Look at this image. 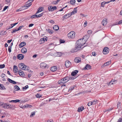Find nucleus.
<instances>
[{"instance_id": "4be33fe9", "label": "nucleus", "mask_w": 122, "mask_h": 122, "mask_svg": "<svg viewBox=\"0 0 122 122\" xmlns=\"http://www.w3.org/2000/svg\"><path fill=\"white\" fill-rule=\"evenodd\" d=\"M84 109V107L82 106H81L78 107L77 111L79 112H81Z\"/></svg>"}, {"instance_id": "bb28decb", "label": "nucleus", "mask_w": 122, "mask_h": 122, "mask_svg": "<svg viewBox=\"0 0 122 122\" xmlns=\"http://www.w3.org/2000/svg\"><path fill=\"white\" fill-rule=\"evenodd\" d=\"M20 102V100L18 99H16L15 100H12L9 101L10 102H13L16 103L17 102Z\"/></svg>"}, {"instance_id": "aec40b11", "label": "nucleus", "mask_w": 122, "mask_h": 122, "mask_svg": "<svg viewBox=\"0 0 122 122\" xmlns=\"http://www.w3.org/2000/svg\"><path fill=\"white\" fill-rule=\"evenodd\" d=\"M91 66H90V65L88 64H87L84 69L85 70H88L91 69Z\"/></svg>"}, {"instance_id": "6e6552de", "label": "nucleus", "mask_w": 122, "mask_h": 122, "mask_svg": "<svg viewBox=\"0 0 122 122\" xmlns=\"http://www.w3.org/2000/svg\"><path fill=\"white\" fill-rule=\"evenodd\" d=\"M29 67L28 66H26L23 64V70L27 71L29 72H31V71L29 69Z\"/></svg>"}, {"instance_id": "a211bd4d", "label": "nucleus", "mask_w": 122, "mask_h": 122, "mask_svg": "<svg viewBox=\"0 0 122 122\" xmlns=\"http://www.w3.org/2000/svg\"><path fill=\"white\" fill-rule=\"evenodd\" d=\"M18 59L19 60L23 59V55L22 54H19L17 56Z\"/></svg>"}, {"instance_id": "5fc2aeb1", "label": "nucleus", "mask_w": 122, "mask_h": 122, "mask_svg": "<svg viewBox=\"0 0 122 122\" xmlns=\"http://www.w3.org/2000/svg\"><path fill=\"white\" fill-rule=\"evenodd\" d=\"M117 122H122V118H119V119L118 120Z\"/></svg>"}, {"instance_id": "c756f323", "label": "nucleus", "mask_w": 122, "mask_h": 122, "mask_svg": "<svg viewBox=\"0 0 122 122\" xmlns=\"http://www.w3.org/2000/svg\"><path fill=\"white\" fill-rule=\"evenodd\" d=\"M111 63V61H109L108 62H107L105 63L104 64V66H107L108 65L110 64Z\"/></svg>"}, {"instance_id": "f257e3e1", "label": "nucleus", "mask_w": 122, "mask_h": 122, "mask_svg": "<svg viewBox=\"0 0 122 122\" xmlns=\"http://www.w3.org/2000/svg\"><path fill=\"white\" fill-rule=\"evenodd\" d=\"M86 43V41H83L81 39H80L78 40L76 43V46L75 47L72 49L71 50V52L72 53L76 52L78 51L81 47L84 45Z\"/></svg>"}, {"instance_id": "9b49d317", "label": "nucleus", "mask_w": 122, "mask_h": 122, "mask_svg": "<svg viewBox=\"0 0 122 122\" xmlns=\"http://www.w3.org/2000/svg\"><path fill=\"white\" fill-rule=\"evenodd\" d=\"M47 65L46 63H42L40 64V66L41 68L44 69L46 68Z\"/></svg>"}, {"instance_id": "ea45409f", "label": "nucleus", "mask_w": 122, "mask_h": 122, "mask_svg": "<svg viewBox=\"0 0 122 122\" xmlns=\"http://www.w3.org/2000/svg\"><path fill=\"white\" fill-rule=\"evenodd\" d=\"M75 0H71L70 1L71 4L72 5H73L75 3Z\"/></svg>"}, {"instance_id": "a18cd8bd", "label": "nucleus", "mask_w": 122, "mask_h": 122, "mask_svg": "<svg viewBox=\"0 0 122 122\" xmlns=\"http://www.w3.org/2000/svg\"><path fill=\"white\" fill-rule=\"evenodd\" d=\"M105 1L103 2H102L101 4V6L102 7H104L105 6Z\"/></svg>"}, {"instance_id": "f8f14e48", "label": "nucleus", "mask_w": 122, "mask_h": 122, "mask_svg": "<svg viewBox=\"0 0 122 122\" xmlns=\"http://www.w3.org/2000/svg\"><path fill=\"white\" fill-rule=\"evenodd\" d=\"M57 69V67L56 66H52L51 69V70L52 71H56Z\"/></svg>"}, {"instance_id": "774afa93", "label": "nucleus", "mask_w": 122, "mask_h": 122, "mask_svg": "<svg viewBox=\"0 0 122 122\" xmlns=\"http://www.w3.org/2000/svg\"><path fill=\"white\" fill-rule=\"evenodd\" d=\"M122 24V20L119 21L118 23V24Z\"/></svg>"}, {"instance_id": "6e6d98bb", "label": "nucleus", "mask_w": 122, "mask_h": 122, "mask_svg": "<svg viewBox=\"0 0 122 122\" xmlns=\"http://www.w3.org/2000/svg\"><path fill=\"white\" fill-rule=\"evenodd\" d=\"M49 22H50L52 24H53L54 23V21L52 20H51L49 21Z\"/></svg>"}, {"instance_id": "c85d7f7f", "label": "nucleus", "mask_w": 122, "mask_h": 122, "mask_svg": "<svg viewBox=\"0 0 122 122\" xmlns=\"http://www.w3.org/2000/svg\"><path fill=\"white\" fill-rule=\"evenodd\" d=\"M32 107L31 105H28L26 104L25 105L23 106V108H31Z\"/></svg>"}, {"instance_id": "f03ea898", "label": "nucleus", "mask_w": 122, "mask_h": 122, "mask_svg": "<svg viewBox=\"0 0 122 122\" xmlns=\"http://www.w3.org/2000/svg\"><path fill=\"white\" fill-rule=\"evenodd\" d=\"M69 77L66 76L59 80L58 81V83L62 85L67 82L69 81Z\"/></svg>"}, {"instance_id": "052dcab7", "label": "nucleus", "mask_w": 122, "mask_h": 122, "mask_svg": "<svg viewBox=\"0 0 122 122\" xmlns=\"http://www.w3.org/2000/svg\"><path fill=\"white\" fill-rule=\"evenodd\" d=\"M5 74L2 73L1 74V76L2 78H3L5 77Z\"/></svg>"}, {"instance_id": "ddd939ff", "label": "nucleus", "mask_w": 122, "mask_h": 122, "mask_svg": "<svg viewBox=\"0 0 122 122\" xmlns=\"http://www.w3.org/2000/svg\"><path fill=\"white\" fill-rule=\"evenodd\" d=\"M71 16L70 13L64 15L63 16V18L64 19H67Z\"/></svg>"}, {"instance_id": "338daca9", "label": "nucleus", "mask_w": 122, "mask_h": 122, "mask_svg": "<svg viewBox=\"0 0 122 122\" xmlns=\"http://www.w3.org/2000/svg\"><path fill=\"white\" fill-rule=\"evenodd\" d=\"M80 15L82 17L83 16V17H86V16H87L86 15H84L83 14H80Z\"/></svg>"}, {"instance_id": "393cba45", "label": "nucleus", "mask_w": 122, "mask_h": 122, "mask_svg": "<svg viewBox=\"0 0 122 122\" xmlns=\"http://www.w3.org/2000/svg\"><path fill=\"white\" fill-rule=\"evenodd\" d=\"M77 77V76L76 77V76H70L69 77V80H73L74 79H76V78Z\"/></svg>"}, {"instance_id": "cd10ccee", "label": "nucleus", "mask_w": 122, "mask_h": 122, "mask_svg": "<svg viewBox=\"0 0 122 122\" xmlns=\"http://www.w3.org/2000/svg\"><path fill=\"white\" fill-rule=\"evenodd\" d=\"M43 8L42 7H39L38 9V11H37L36 14H37L39 12H41V11H42V10H43Z\"/></svg>"}, {"instance_id": "412c9836", "label": "nucleus", "mask_w": 122, "mask_h": 122, "mask_svg": "<svg viewBox=\"0 0 122 122\" xmlns=\"http://www.w3.org/2000/svg\"><path fill=\"white\" fill-rule=\"evenodd\" d=\"M117 82V81L116 80H111L110 82V85L114 84L116 83Z\"/></svg>"}, {"instance_id": "f704fd0d", "label": "nucleus", "mask_w": 122, "mask_h": 122, "mask_svg": "<svg viewBox=\"0 0 122 122\" xmlns=\"http://www.w3.org/2000/svg\"><path fill=\"white\" fill-rule=\"evenodd\" d=\"M74 88V86H72L70 87L68 90V92H71L72 90H73Z\"/></svg>"}, {"instance_id": "c9c22d12", "label": "nucleus", "mask_w": 122, "mask_h": 122, "mask_svg": "<svg viewBox=\"0 0 122 122\" xmlns=\"http://www.w3.org/2000/svg\"><path fill=\"white\" fill-rule=\"evenodd\" d=\"M92 105H95L97 104V100L96 99L92 101Z\"/></svg>"}, {"instance_id": "13d9d810", "label": "nucleus", "mask_w": 122, "mask_h": 122, "mask_svg": "<svg viewBox=\"0 0 122 122\" xmlns=\"http://www.w3.org/2000/svg\"><path fill=\"white\" fill-rule=\"evenodd\" d=\"M87 21H85L84 23V27H85L87 26Z\"/></svg>"}, {"instance_id": "72a5a7b5", "label": "nucleus", "mask_w": 122, "mask_h": 122, "mask_svg": "<svg viewBox=\"0 0 122 122\" xmlns=\"http://www.w3.org/2000/svg\"><path fill=\"white\" fill-rule=\"evenodd\" d=\"M14 89L16 91H17L20 89V88L17 85L15 86L14 87Z\"/></svg>"}, {"instance_id": "473e14b6", "label": "nucleus", "mask_w": 122, "mask_h": 122, "mask_svg": "<svg viewBox=\"0 0 122 122\" xmlns=\"http://www.w3.org/2000/svg\"><path fill=\"white\" fill-rule=\"evenodd\" d=\"M46 30L50 34H52L53 33V31L52 30L50 29H46Z\"/></svg>"}, {"instance_id": "4c0bfd02", "label": "nucleus", "mask_w": 122, "mask_h": 122, "mask_svg": "<svg viewBox=\"0 0 122 122\" xmlns=\"http://www.w3.org/2000/svg\"><path fill=\"white\" fill-rule=\"evenodd\" d=\"M18 73H19V74L20 76H22L23 75V71H22V70H20L18 71Z\"/></svg>"}, {"instance_id": "37998d69", "label": "nucleus", "mask_w": 122, "mask_h": 122, "mask_svg": "<svg viewBox=\"0 0 122 122\" xmlns=\"http://www.w3.org/2000/svg\"><path fill=\"white\" fill-rule=\"evenodd\" d=\"M23 47V42H21L19 45V47L21 48Z\"/></svg>"}, {"instance_id": "0e129e2a", "label": "nucleus", "mask_w": 122, "mask_h": 122, "mask_svg": "<svg viewBox=\"0 0 122 122\" xmlns=\"http://www.w3.org/2000/svg\"><path fill=\"white\" fill-rule=\"evenodd\" d=\"M112 109H113V108H109L108 110L107 111L108 112H110Z\"/></svg>"}, {"instance_id": "a878e982", "label": "nucleus", "mask_w": 122, "mask_h": 122, "mask_svg": "<svg viewBox=\"0 0 122 122\" xmlns=\"http://www.w3.org/2000/svg\"><path fill=\"white\" fill-rule=\"evenodd\" d=\"M7 109H11L13 108V106L12 105L7 104Z\"/></svg>"}, {"instance_id": "423d86ee", "label": "nucleus", "mask_w": 122, "mask_h": 122, "mask_svg": "<svg viewBox=\"0 0 122 122\" xmlns=\"http://www.w3.org/2000/svg\"><path fill=\"white\" fill-rule=\"evenodd\" d=\"M32 5V4L29 2L28 3V1L26 3V4L25 5L23 6V10L29 7L30 6Z\"/></svg>"}, {"instance_id": "8fccbe9b", "label": "nucleus", "mask_w": 122, "mask_h": 122, "mask_svg": "<svg viewBox=\"0 0 122 122\" xmlns=\"http://www.w3.org/2000/svg\"><path fill=\"white\" fill-rule=\"evenodd\" d=\"M35 112H32L31 113L30 117H33L35 115Z\"/></svg>"}, {"instance_id": "39448f33", "label": "nucleus", "mask_w": 122, "mask_h": 122, "mask_svg": "<svg viewBox=\"0 0 122 122\" xmlns=\"http://www.w3.org/2000/svg\"><path fill=\"white\" fill-rule=\"evenodd\" d=\"M48 10L49 11H52L54 10H56V7L55 6L52 7L51 6L48 7Z\"/></svg>"}, {"instance_id": "58836bf2", "label": "nucleus", "mask_w": 122, "mask_h": 122, "mask_svg": "<svg viewBox=\"0 0 122 122\" xmlns=\"http://www.w3.org/2000/svg\"><path fill=\"white\" fill-rule=\"evenodd\" d=\"M38 15H34L31 16V18L33 19L36 17L37 18L39 17H38Z\"/></svg>"}, {"instance_id": "69168bd1", "label": "nucleus", "mask_w": 122, "mask_h": 122, "mask_svg": "<svg viewBox=\"0 0 122 122\" xmlns=\"http://www.w3.org/2000/svg\"><path fill=\"white\" fill-rule=\"evenodd\" d=\"M18 23H15L14 24H11V25H12L13 26V27L14 26L16 25Z\"/></svg>"}, {"instance_id": "79ce46f5", "label": "nucleus", "mask_w": 122, "mask_h": 122, "mask_svg": "<svg viewBox=\"0 0 122 122\" xmlns=\"http://www.w3.org/2000/svg\"><path fill=\"white\" fill-rule=\"evenodd\" d=\"M92 105V101L89 102L87 104V105L89 107L91 106Z\"/></svg>"}, {"instance_id": "2eb2a0df", "label": "nucleus", "mask_w": 122, "mask_h": 122, "mask_svg": "<svg viewBox=\"0 0 122 122\" xmlns=\"http://www.w3.org/2000/svg\"><path fill=\"white\" fill-rule=\"evenodd\" d=\"M89 36L88 35H86L84 36L81 40H83L84 39V41H86V42L88 39L89 38Z\"/></svg>"}, {"instance_id": "9d476101", "label": "nucleus", "mask_w": 122, "mask_h": 122, "mask_svg": "<svg viewBox=\"0 0 122 122\" xmlns=\"http://www.w3.org/2000/svg\"><path fill=\"white\" fill-rule=\"evenodd\" d=\"M7 103H3L2 102L1 103L0 102V106H2L3 107L4 109H7Z\"/></svg>"}, {"instance_id": "603ef678", "label": "nucleus", "mask_w": 122, "mask_h": 122, "mask_svg": "<svg viewBox=\"0 0 122 122\" xmlns=\"http://www.w3.org/2000/svg\"><path fill=\"white\" fill-rule=\"evenodd\" d=\"M27 51L26 48L25 47H23V53H25Z\"/></svg>"}, {"instance_id": "5701e85b", "label": "nucleus", "mask_w": 122, "mask_h": 122, "mask_svg": "<svg viewBox=\"0 0 122 122\" xmlns=\"http://www.w3.org/2000/svg\"><path fill=\"white\" fill-rule=\"evenodd\" d=\"M53 28L54 30L56 31L58 30L59 29V27L57 25H54L53 26Z\"/></svg>"}, {"instance_id": "7c9ffc66", "label": "nucleus", "mask_w": 122, "mask_h": 122, "mask_svg": "<svg viewBox=\"0 0 122 122\" xmlns=\"http://www.w3.org/2000/svg\"><path fill=\"white\" fill-rule=\"evenodd\" d=\"M19 67L20 69L22 70L23 69V63H20L19 64Z\"/></svg>"}, {"instance_id": "09e8293b", "label": "nucleus", "mask_w": 122, "mask_h": 122, "mask_svg": "<svg viewBox=\"0 0 122 122\" xmlns=\"http://www.w3.org/2000/svg\"><path fill=\"white\" fill-rule=\"evenodd\" d=\"M117 108L119 109H120L121 108V105L120 103L118 104L117 105Z\"/></svg>"}, {"instance_id": "7ed1b4c3", "label": "nucleus", "mask_w": 122, "mask_h": 122, "mask_svg": "<svg viewBox=\"0 0 122 122\" xmlns=\"http://www.w3.org/2000/svg\"><path fill=\"white\" fill-rule=\"evenodd\" d=\"M75 33L73 31L70 32L67 35V36L69 39H71L75 38Z\"/></svg>"}, {"instance_id": "2f4dec72", "label": "nucleus", "mask_w": 122, "mask_h": 122, "mask_svg": "<svg viewBox=\"0 0 122 122\" xmlns=\"http://www.w3.org/2000/svg\"><path fill=\"white\" fill-rule=\"evenodd\" d=\"M61 0H57L52 2V3L54 4H58V3Z\"/></svg>"}, {"instance_id": "49530a36", "label": "nucleus", "mask_w": 122, "mask_h": 122, "mask_svg": "<svg viewBox=\"0 0 122 122\" xmlns=\"http://www.w3.org/2000/svg\"><path fill=\"white\" fill-rule=\"evenodd\" d=\"M36 97L38 98H40L41 97V96L40 95V94H36Z\"/></svg>"}, {"instance_id": "680f3d73", "label": "nucleus", "mask_w": 122, "mask_h": 122, "mask_svg": "<svg viewBox=\"0 0 122 122\" xmlns=\"http://www.w3.org/2000/svg\"><path fill=\"white\" fill-rule=\"evenodd\" d=\"M43 13H41V14H39V15H38V17H41V16H42L43 15Z\"/></svg>"}, {"instance_id": "c03bdc74", "label": "nucleus", "mask_w": 122, "mask_h": 122, "mask_svg": "<svg viewBox=\"0 0 122 122\" xmlns=\"http://www.w3.org/2000/svg\"><path fill=\"white\" fill-rule=\"evenodd\" d=\"M11 46H9L8 47V51L9 53L11 52Z\"/></svg>"}, {"instance_id": "e2e57ef3", "label": "nucleus", "mask_w": 122, "mask_h": 122, "mask_svg": "<svg viewBox=\"0 0 122 122\" xmlns=\"http://www.w3.org/2000/svg\"><path fill=\"white\" fill-rule=\"evenodd\" d=\"M92 55L93 56H95L96 55V53L95 52H93L92 53Z\"/></svg>"}, {"instance_id": "3c124183", "label": "nucleus", "mask_w": 122, "mask_h": 122, "mask_svg": "<svg viewBox=\"0 0 122 122\" xmlns=\"http://www.w3.org/2000/svg\"><path fill=\"white\" fill-rule=\"evenodd\" d=\"M57 54L58 56H61L62 55V53L61 52H57Z\"/></svg>"}, {"instance_id": "4d7b16f0", "label": "nucleus", "mask_w": 122, "mask_h": 122, "mask_svg": "<svg viewBox=\"0 0 122 122\" xmlns=\"http://www.w3.org/2000/svg\"><path fill=\"white\" fill-rule=\"evenodd\" d=\"M92 31L91 30H89L87 32V33L88 34H90L92 33Z\"/></svg>"}, {"instance_id": "bf43d9fd", "label": "nucleus", "mask_w": 122, "mask_h": 122, "mask_svg": "<svg viewBox=\"0 0 122 122\" xmlns=\"http://www.w3.org/2000/svg\"><path fill=\"white\" fill-rule=\"evenodd\" d=\"M18 31V30L15 29V30H13V31L11 32V33H13L15 32Z\"/></svg>"}, {"instance_id": "4468645a", "label": "nucleus", "mask_w": 122, "mask_h": 122, "mask_svg": "<svg viewBox=\"0 0 122 122\" xmlns=\"http://www.w3.org/2000/svg\"><path fill=\"white\" fill-rule=\"evenodd\" d=\"M75 62L76 63H79L81 61V59L79 57H76L74 59Z\"/></svg>"}, {"instance_id": "f3484780", "label": "nucleus", "mask_w": 122, "mask_h": 122, "mask_svg": "<svg viewBox=\"0 0 122 122\" xmlns=\"http://www.w3.org/2000/svg\"><path fill=\"white\" fill-rule=\"evenodd\" d=\"M7 80L10 82L14 84H15L16 83V82L13 81L11 79L8 78L7 79Z\"/></svg>"}, {"instance_id": "1a4fd4ad", "label": "nucleus", "mask_w": 122, "mask_h": 122, "mask_svg": "<svg viewBox=\"0 0 122 122\" xmlns=\"http://www.w3.org/2000/svg\"><path fill=\"white\" fill-rule=\"evenodd\" d=\"M77 8H74L73 10L70 13L71 15H72L77 13Z\"/></svg>"}, {"instance_id": "6ab92c4d", "label": "nucleus", "mask_w": 122, "mask_h": 122, "mask_svg": "<svg viewBox=\"0 0 122 122\" xmlns=\"http://www.w3.org/2000/svg\"><path fill=\"white\" fill-rule=\"evenodd\" d=\"M78 72V70H75L72 72L71 73V76H75L76 74Z\"/></svg>"}, {"instance_id": "dca6fc26", "label": "nucleus", "mask_w": 122, "mask_h": 122, "mask_svg": "<svg viewBox=\"0 0 122 122\" xmlns=\"http://www.w3.org/2000/svg\"><path fill=\"white\" fill-rule=\"evenodd\" d=\"M107 20L106 19H104L102 22V24L103 26L107 24Z\"/></svg>"}, {"instance_id": "de8ad7c7", "label": "nucleus", "mask_w": 122, "mask_h": 122, "mask_svg": "<svg viewBox=\"0 0 122 122\" xmlns=\"http://www.w3.org/2000/svg\"><path fill=\"white\" fill-rule=\"evenodd\" d=\"M5 67V65L4 64L0 65V68H2Z\"/></svg>"}, {"instance_id": "0eeeda50", "label": "nucleus", "mask_w": 122, "mask_h": 122, "mask_svg": "<svg viewBox=\"0 0 122 122\" xmlns=\"http://www.w3.org/2000/svg\"><path fill=\"white\" fill-rule=\"evenodd\" d=\"M65 66L66 67H69L71 66V64L70 62L68 60H66L65 62Z\"/></svg>"}, {"instance_id": "b1692460", "label": "nucleus", "mask_w": 122, "mask_h": 122, "mask_svg": "<svg viewBox=\"0 0 122 122\" xmlns=\"http://www.w3.org/2000/svg\"><path fill=\"white\" fill-rule=\"evenodd\" d=\"M13 71L15 73H16L18 71V69L17 67L14 65L13 67Z\"/></svg>"}, {"instance_id": "864d4df0", "label": "nucleus", "mask_w": 122, "mask_h": 122, "mask_svg": "<svg viewBox=\"0 0 122 122\" xmlns=\"http://www.w3.org/2000/svg\"><path fill=\"white\" fill-rule=\"evenodd\" d=\"M28 88V85H26L24 87H23V91L24 90H26Z\"/></svg>"}, {"instance_id": "20e7f679", "label": "nucleus", "mask_w": 122, "mask_h": 122, "mask_svg": "<svg viewBox=\"0 0 122 122\" xmlns=\"http://www.w3.org/2000/svg\"><path fill=\"white\" fill-rule=\"evenodd\" d=\"M109 49L107 47H105L103 50V53L104 54H106L109 52Z\"/></svg>"}, {"instance_id": "a19ab883", "label": "nucleus", "mask_w": 122, "mask_h": 122, "mask_svg": "<svg viewBox=\"0 0 122 122\" xmlns=\"http://www.w3.org/2000/svg\"><path fill=\"white\" fill-rule=\"evenodd\" d=\"M5 88V87L2 84H0V89H4Z\"/></svg>"}, {"instance_id": "e433bc0d", "label": "nucleus", "mask_w": 122, "mask_h": 122, "mask_svg": "<svg viewBox=\"0 0 122 122\" xmlns=\"http://www.w3.org/2000/svg\"><path fill=\"white\" fill-rule=\"evenodd\" d=\"M13 26L11 24L9 26H8L6 28V29L7 30H9L10 29L12 28L13 27Z\"/></svg>"}]
</instances>
